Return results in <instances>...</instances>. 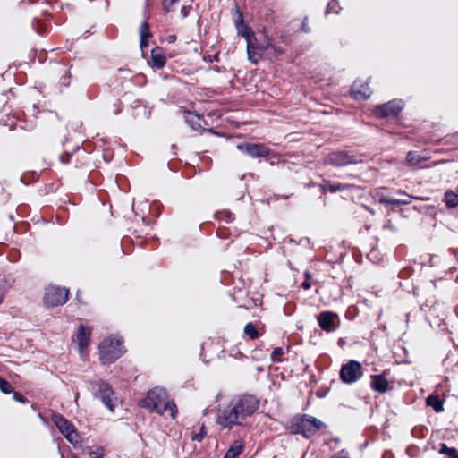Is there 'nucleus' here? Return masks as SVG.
Segmentation results:
<instances>
[{"label":"nucleus","instance_id":"nucleus-35","mask_svg":"<svg viewBox=\"0 0 458 458\" xmlns=\"http://www.w3.org/2000/svg\"><path fill=\"white\" fill-rule=\"evenodd\" d=\"M140 38H151V32L149 30V25L147 21H144L140 28Z\"/></svg>","mask_w":458,"mask_h":458},{"label":"nucleus","instance_id":"nucleus-56","mask_svg":"<svg viewBox=\"0 0 458 458\" xmlns=\"http://www.w3.org/2000/svg\"><path fill=\"white\" fill-rule=\"evenodd\" d=\"M352 276H350V277L347 279V284H348V286H349V287H352V284H351V283H352Z\"/></svg>","mask_w":458,"mask_h":458},{"label":"nucleus","instance_id":"nucleus-57","mask_svg":"<svg viewBox=\"0 0 458 458\" xmlns=\"http://www.w3.org/2000/svg\"><path fill=\"white\" fill-rule=\"evenodd\" d=\"M4 296L5 295L3 293V292L0 291V304L3 302Z\"/></svg>","mask_w":458,"mask_h":458},{"label":"nucleus","instance_id":"nucleus-18","mask_svg":"<svg viewBox=\"0 0 458 458\" xmlns=\"http://www.w3.org/2000/svg\"><path fill=\"white\" fill-rule=\"evenodd\" d=\"M151 64L157 69H162L166 63V56L163 53L162 48L156 47L151 50Z\"/></svg>","mask_w":458,"mask_h":458},{"label":"nucleus","instance_id":"nucleus-19","mask_svg":"<svg viewBox=\"0 0 458 458\" xmlns=\"http://www.w3.org/2000/svg\"><path fill=\"white\" fill-rule=\"evenodd\" d=\"M320 188L323 191H328L331 193H335L337 191H344L351 189V188H355V186L352 184L339 183V182L333 183L330 181H324L320 184Z\"/></svg>","mask_w":458,"mask_h":458},{"label":"nucleus","instance_id":"nucleus-22","mask_svg":"<svg viewBox=\"0 0 458 458\" xmlns=\"http://www.w3.org/2000/svg\"><path fill=\"white\" fill-rule=\"evenodd\" d=\"M426 403L437 413L444 411V400H442L437 394L428 395L426 399Z\"/></svg>","mask_w":458,"mask_h":458},{"label":"nucleus","instance_id":"nucleus-47","mask_svg":"<svg viewBox=\"0 0 458 458\" xmlns=\"http://www.w3.org/2000/svg\"><path fill=\"white\" fill-rule=\"evenodd\" d=\"M269 50H273L276 55H280L284 52V49L280 47H277L272 43V47H269Z\"/></svg>","mask_w":458,"mask_h":458},{"label":"nucleus","instance_id":"nucleus-50","mask_svg":"<svg viewBox=\"0 0 458 458\" xmlns=\"http://www.w3.org/2000/svg\"><path fill=\"white\" fill-rule=\"evenodd\" d=\"M148 38H140V48H144L148 45Z\"/></svg>","mask_w":458,"mask_h":458},{"label":"nucleus","instance_id":"nucleus-26","mask_svg":"<svg viewBox=\"0 0 458 458\" xmlns=\"http://www.w3.org/2000/svg\"><path fill=\"white\" fill-rule=\"evenodd\" d=\"M168 411L170 412V416L172 419H175L178 413L177 406L173 401L167 400L165 404L164 405V409L162 410V415Z\"/></svg>","mask_w":458,"mask_h":458},{"label":"nucleus","instance_id":"nucleus-8","mask_svg":"<svg viewBox=\"0 0 458 458\" xmlns=\"http://www.w3.org/2000/svg\"><path fill=\"white\" fill-rule=\"evenodd\" d=\"M69 289L65 287L50 286L44 295V303L47 307H57L66 303Z\"/></svg>","mask_w":458,"mask_h":458},{"label":"nucleus","instance_id":"nucleus-38","mask_svg":"<svg viewBox=\"0 0 458 458\" xmlns=\"http://www.w3.org/2000/svg\"><path fill=\"white\" fill-rule=\"evenodd\" d=\"M406 160L411 164H418L420 162V157L415 152L410 151L407 153Z\"/></svg>","mask_w":458,"mask_h":458},{"label":"nucleus","instance_id":"nucleus-59","mask_svg":"<svg viewBox=\"0 0 458 458\" xmlns=\"http://www.w3.org/2000/svg\"><path fill=\"white\" fill-rule=\"evenodd\" d=\"M169 38V42H173L175 40V36H170Z\"/></svg>","mask_w":458,"mask_h":458},{"label":"nucleus","instance_id":"nucleus-46","mask_svg":"<svg viewBox=\"0 0 458 458\" xmlns=\"http://www.w3.org/2000/svg\"><path fill=\"white\" fill-rule=\"evenodd\" d=\"M118 72L123 73L124 74L123 78H125V79L131 77V73H132L130 69H125V68H119Z\"/></svg>","mask_w":458,"mask_h":458},{"label":"nucleus","instance_id":"nucleus-40","mask_svg":"<svg viewBox=\"0 0 458 458\" xmlns=\"http://www.w3.org/2000/svg\"><path fill=\"white\" fill-rule=\"evenodd\" d=\"M269 47H272V43L270 41H267L264 44L258 45V49L259 52L260 56L264 54L265 51L269 50Z\"/></svg>","mask_w":458,"mask_h":458},{"label":"nucleus","instance_id":"nucleus-17","mask_svg":"<svg viewBox=\"0 0 458 458\" xmlns=\"http://www.w3.org/2000/svg\"><path fill=\"white\" fill-rule=\"evenodd\" d=\"M184 119L187 124L194 131H204L202 122L206 124L203 116L191 111H184Z\"/></svg>","mask_w":458,"mask_h":458},{"label":"nucleus","instance_id":"nucleus-29","mask_svg":"<svg viewBox=\"0 0 458 458\" xmlns=\"http://www.w3.org/2000/svg\"><path fill=\"white\" fill-rule=\"evenodd\" d=\"M244 333L247 335H249V337L251 340H255V339H257L259 336V334L257 328L255 327V326L251 322H249V323H247L245 325V327H244Z\"/></svg>","mask_w":458,"mask_h":458},{"label":"nucleus","instance_id":"nucleus-28","mask_svg":"<svg viewBox=\"0 0 458 458\" xmlns=\"http://www.w3.org/2000/svg\"><path fill=\"white\" fill-rule=\"evenodd\" d=\"M216 218L218 220L225 221L226 223H231L234 220V214L230 212L229 210L219 211L216 214Z\"/></svg>","mask_w":458,"mask_h":458},{"label":"nucleus","instance_id":"nucleus-13","mask_svg":"<svg viewBox=\"0 0 458 458\" xmlns=\"http://www.w3.org/2000/svg\"><path fill=\"white\" fill-rule=\"evenodd\" d=\"M370 387L373 391L379 394H385L392 390V386L386 377L385 372L370 376Z\"/></svg>","mask_w":458,"mask_h":458},{"label":"nucleus","instance_id":"nucleus-24","mask_svg":"<svg viewBox=\"0 0 458 458\" xmlns=\"http://www.w3.org/2000/svg\"><path fill=\"white\" fill-rule=\"evenodd\" d=\"M15 282V278L12 275H7L0 281V291L5 295L12 288Z\"/></svg>","mask_w":458,"mask_h":458},{"label":"nucleus","instance_id":"nucleus-49","mask_svg":"<svg viewBox=\"0 0 458 458\" xmlns=\"http://www.w3.org/2000/svg\"><path fill=\"white\" fill-rule=\"evenodd\" d=\"M383 229H388L390 231L396 232V228L394 226L391 221H388L386 224H385Z\"/></svg>","mask_w":458,"mask_h":458},{"label":"nucleus","instance_id":"nucleus-2","mask_svg":"<svg viewBox=\"0 0 458 458\" xmlns=\"http://www.w3.org/2000/svg\"><path fill=\"white\" fill-rule=\"evenodd\" d=\"M326 428L327 425L323 421L309 414H298L293 418L291 422V431L293 434L301 435L307 439Z\"/></svg>","mask_w":458,"mask_h":458},{"label":"nucleus","instance_id":"nucleus-48","mask_svg":"<svg viewBox=\"0 0 458 458\" xmlns=\"http://www.w3.org/2000/svg\"><path fill=\"white\" fill-rule=\"evenodd\" d=\"M190 9H191V7H187V6H182L181 8V15L182 18H186L189 15Z\"/></svg>","mask_w":458,"mask_h":458},{"label":"nucleus","instance_id":"nucleus-21","mask_svg":"<svg viewBox=\"0 0 458 458\" xmlns=\"http://www.w3.org/2000/svg\"><path fill=\"white\" fill-rule=\"evenodd\" d=\"M257 41H250L247 43V55L248 59L254 64H257L261 58L259 49H258Z\"/></svg>","mask_w":458,"mask_h":458},{"label":"nucleus","instance_id":"nucleus-11","mask_svg":"<svg viewBox=\"0 0 458 458\" xmlns=\"http://www.w3.org/2000/svg\"><path fill=\"white\" fill-rule=\"evenodd\" d=\"M404 106L401 99H394L376 107L377 114L381 118L395 117Z\"/></svg>","mask_w":458,"mask_h":458},{"label":"nucleus","instance_id":"nucleus-23","mask_svg":"<svg viewBox=\"0 0 458 458\" xmlns=\"http://www.w3.org/2000/svg\"><path fill=\"white\" fill-rule=\"evenodd\" d=\"M444 203L447 208H454L458 207V194L453 190H446L444 193Z\"/></svg>","mask_w":458,"mask_h":458},{"label":"nucleus","instance_id":"nucleus-7","mask_svg":"<svg viewBox=\"0 0 458 458\" xmlns=\"http://www.w3.org/2000/svg\"><path fill=\"white\" fill-rule=\"evenodd\" d=\"M51 419L68 442L72 445H76L80 442L81 437L72 422L59 413H53Z\"/></svg>","mask_w":458,"mask_h":458},{"label":"nucleus","instance_id":"nucleus-44","mask_svg":"<svg viewBox=\"0 0 458 458\" xmlns=\"http://www.w3.org/2000/svg\"><path fill=\"white\" fill-rule=\"evenodd\" d=\"M332 458H349L348 452L343 449L333 455Z\"/></svg>","mask_w":458,"mask_h":458},{"label":"nucleus","instance_id":"nucleus-64","mask_svg":"<svg viewBox=\"0 0 458 458\" xmlns=\"http://www.w3.org/2000/svg\"><path fill=\"white\" fill-rule=\"evenodd\" d=\"M207 412H208V409L204 410V415H206Z\"/></svg>","mask_w":458,"mask_h":458},{"label":"nucleus","instance_id":"nucleus-9","mask_svg":"<svg viewBox=\"0 0 458 458\" xmlns=\"http://www.w3.org/2000/svg\"><path fill=\"white\" fill-rule=\"evenodd\" d=\"M363 375L361 364L354 360L343 364L340 369V379L345 384L357 382Z\"/></svg>","mask_w":458,"mask_h":458},{"label":"nucleus","instance_id":"nucleus-62","mask_svg":"<svg viewBox=\"0 0 458 458\" xmlns=\"http://www.w3.org/2000/svg\"><path fill=\"white\" fill-rule=\"evenodd\" d=\"M119 113H120V110H119V109H117L116 111H114V114H118Z\"/></svg>","mask_w":458,"mask_h":458},{"label":"nucleus","instance_id":"nucleus-25","mask_svg":"<svg viewBox=\"0 0 458 458\" xmlns=\"http://www.w3.org/2000/svg\"><path fill=\"white\" fill-rule=\"evenodd\" d=\"M378 202L384 205H392L394 207H399L403 205V201H400L399 199L389 198L384 194L378 196Z\"/></svg>","mask_w":458,"mask_h":458},{"label":"nucleus","instance_id":"nucleus-31","mask_svg":"<svg viewBox=\"0 0 458 458\" xmlns=\"http://www.w3.org/2000/svg\"><path fill=\"white\" fill-rule=\"evenodd\" d=\"M262 15L264 18V21L267 23H272L275 21V12L271 8H264L262 10Z\"/></svg>","mask_w":458,"mask_h":458},{"label":"nucleus","instance_id":"nucleus-1","mask_svg":"<svg viewBox=\"0 0 458 458\" xmlns=\"http://www.w3.org/2000/svg\"><path fill=\"white\" fill-rule=\"evenodd\" d=\"M259 399L250 394L233 396L225 407L220 409L216 416V423L223 428L232 429L242 426V421L253 415L259 408Z\"/></svg>","mask_w":458,"mask_h":458},{"label":"nucleus","instance_id":"nucleus-41","mask_svg":"<svg viewBox=\"0 0 458 458\" xmlns=\"http://www.w3.org/2000/svg\"><path fill=\"white\" fill-rule=\"evenodd\" d=\"M71 82V75L67 72L64 76L60 79V84L64 87H68Z\"/></svg>","mask_w":458,"mask_h":458},{"label":"nucleus","instance_id":"nucleus-32","mask_svg":"<svg viewBox=\"0 0 458 458\" xmlns=\"http://www.w3.org/2000/svg\"><path fill=\"white\" fill-rule=\"evenodd\" d=\"M0 391L4 394H10L13 392V386L9 381L0 377Z\"/></svg>","mask_w":458,"mask_h":458},{"label":"nucleus","instance_id":"nucleus-27","mask_svg":"<svg viewBox=\"0 0 458 458\" xmlns=\"http://www.w3.org/2000/svg\"><path fill=\"white\" fill-rule=\"evenodd\" d=\"M341 9L338 0H330L327 5L325 13L326 15L330 13L338 14Z\"/></svg>","mask_w":458,"mask_h":458},{"label":"nucleus","instance_id":"nucleus-51","mask_svg":"<svg viewBox=\"0 0 458 458\" xmlns=\"http://www.w3.org/2000/svg\"><path fill=\"white\" fill-rule=\"evenodd\" d=\"M208 61L209 62L219 61V55L216 54L214 55H209Z\"/></svg>","mask_w":458,"mask_h":458},{"label":"nucleus","instance_id":"nucleus-34","mask_svg":"<svg viewBox=\"0 0 458 458\" xmlns=\"http://www.w3.org/2000/svg\"><path fill=\"white\" fill-rule=\"evenodd\" d=\"M206 435H207L206 428H205L204 425H202L201 428H200L199 432V433H193L191 435V438L192 441H196V442L200 443L204 439Z\"/></svg>","mask_w":458,"mask_h":458},{"label":"nucleus","instance_id":"nucleus-60","mask_svg":"<svg viewBox=\"0 0 458 458\" xmlns=\"http://www.w3.org/2000/svg\"><path fill=\"white\" fill-rule=\"evenodd\" d=\"M208 132L216 134V132L213 129L208 130Z\"/></svg>","mask_w":458,"mask_h":458},{"label":"nucleus","instance_id":"nucleus-5","mask_svg":"<svg viewBox=\"0 0 458 458\" xmlns=\"http://www.w3.org/2000/svg\"><path fill=\"white\" fill-rule=\"evenodd\" d=\"M362 162V155L352 150H336L329 152L325 157V163L334 167H343L357 165Z\"/></svg>","mask_w":458,"mask_h":458},{"label":"nucleus","instance_id":"nucleus-55","mask_svg":"<svg viewBox=\"0 0 458 458\" xmlns=\"http://www.w3.org/2000/svg\"><path fill=\"white\" fill-rule=\"evenodd\" d=\"M304 242L309 243V242H310L309 238H306V237H305V238H301V239L300 240V243H304Z\"/></svg>","mask_w":458,"mask_h":458},{"label":"nucleus","instance_id":"nucleus-39","mask_svg":"<svg viewBox=\"0 0 458 458\" xmlns=\"http://www.w3.org/2000/svg\"><path fill=\"white\" fill-rule=\"evenodd\" d=\"M90 458H103L104 456V449L103 447H97L96 450L90 451L89 453Z\"/></svg>","mask_w":458,"mask_h":458},{"label":"nucleus","instance_id":"nucleus-30","mask_svg":"<svg viewBox=\"0 0 458 458\" xmlns=\"http://www.w3.org/2000/svg\"><path fill=\"white\" fill-rule=\"evenodd\" d=\"M457 449L454 448V447H449L445 443H441L440 444V448H439V451L438 453L440 454H444V455H446V456H450V455H453L455 453H457Z\"/></svg>","mask_w":458,"mask_h":458},{"label":"nucleus","instance_id":"nucleus-37","mask_svg":"<svg viewBox=\"0 0 458 458\" xmlns=\"http://www.w3.org/2000/svg\"><path fill=\"white\" fill-rule=\"evenodd\" d=\"M13 393V399L16 402H19L21 403H28L29 400L26 398L20 392H12Z\"/></svg>","mask_w":458,"mask_h":458},{"label":"nucleus","instance_id":"nucleus-12","mask_svg":"<svg viewBox=\"0 0 458 458\" xmlns=\"http://www.w3.org/2000/svg\"><path fill=\"white\" fill-rule=\"evenodd\" d=\"M237 148L252 158L267 157L271 150L262 143H242Z\"/></svg>","mask_w":458,"mask_h":458},{"label":"nucleus","instance_id":"nucleus-14","mask_svg":"<svg viewBox=\"0 0 458 458\" xmlns=\"http://www.w3.org/2000/svg\"><path fill=\"white\" fill-rule=\"evenodd\" d=\"M371 94L372 91L367 82L355 81L351 88V96L358 101L367 100Z\"/></svg>","mask_w":458,"mask_h":458},{"label":"nucleus","instance_id":"nucleus-15","mask_svg":"<svg viewBox=\"0 0 458 458\" xmlns=\"http://www.w3.org/2000/svg\"><path fill=\"white\" fill-rule=\"evenodd\" d=\"M237 13L239 14V20L235 21V27L237 29L238 34L243 37L247 43L250 41H257V38L255 36L252 29L246 25L243 21L242 13L237 9Z\"/></svg>","mask_w":458,"mask_h":458},{"label":"nucleus","instance_id":"nucleus-20","mask_svg":"<svg viewBox=\"0 0 458 458\" xmlns=\"http://www.w3.org/2000/svg\"><path fill=\"white\" fill-rule=\"evenodd\" d=\"M244 450L243 441L241 439L234 440L228 450L225 452L224 458H237Z\"/></svg>","mask_w":458,"mask_h":458},{"label":"nucleus","instance_id":"nucleus-10","mask_svg":"<svg viewBox=\"0 0 458 458\" xmlns=\"http://www.w3.org/2000/svg\"><path fill=\"white\" fill-rule=\"evenodd\" d=\"M319 327L327 332L332 333L339 328L341 320L339 316L333 311H322L317 316Z\"/></svg>","mask_w":458,"mask_h":458},{"label":"nucleus","instance_id":"nucleus-63","mask_svg":"<svg viewBox=\"0 0 458 458\" xmlns=\"http://www.w3.org/2000/svg\"><path fill=\"white\" fill-rule=\"evenodd\" d=\"M454 191L458 194V186L455 188V191Z\"/></svg>","mask_w":458,"mask_h":458},{"label":"nucleus","instance_id":"nucleus-52","mask_svg":"<svg viewBox=\"0 0 458 458\" xmlns=\"http://www.w3.org/2000/svg\"><path fill=\"white\" fill-rule=\"evenodd\" d=\"M411 198H412L411 196L407 195V199H400V201H403L404 202L403 205H408L411 203Z\"/></svg>","mask_w":458,"mask_h":458},{"label":"nucleus","instance_id":"nucleus-6","mask_svg":"<svg viewBox=\"0 0 458 458\" xmlns=\"http://www.w3.org/2000/svg\"><path fill=\"white\" fill-rule=\"evenodd\" d=\"M91 390L95 398L101 400L102 403L111 411H114L116 406L117 398L112 386L104 380L94 381L90 383Z\"/></svg>","mask_w":458,"mask_h":458},{"label":"nucleus","instance_id":"nucleus-58","mask_svg":"<svg viewBox=\"0 0 458 458\" xmlns=\"http://www.w3.org/2000/svg\"><path fill=\"white\" fill-rule=\"evenodd\" d=\"M448 458H458V452L453 455H450Z\"/></svg>","mask_w":458,"mask_h":458},{"label":"nucleus","instance_id":"nucleus-43","mask_svg":"<svg viewBox=\"0 0 458 458\" xmlns=\"http://www.w3.org/2000/svg\"><path fill=\"white\" fill-rule=\"evenodd\" d=\"M72 155L70 153H64L60 156L59 159L63 164H69Z\"/></svg>","mask_w":458,"mask_h":458},{"label":"nucleus","instance_id":"nucleus-53","mask_svg":"<svg viewBox=\"0 0 458 458\" xmlns=\"http://www.w3.org/2000/svg\"><path fill=\"white\" fill-rule=\"evenodd\" d=\"M364 208L372 215H375V211L373 210V208H369V207H367V206H364Z\"/></svg>","mask_w":458,"mask_h":458},{"label":"nucleus","instance_id":"nucleus-61","mask_svg":"<svg viewBox=\"0 0 458 458\" xmlns=\"http://www.w3.org/2000/svg\"><path fill=\"white\" fill-rule=\"evenodd\" d=\"M398 194H401V195H406L404 191H398Z\"/></svg>","mask_w":458,"mask_h":458},{"label":"nucleus","instance_id":"nucleus-33","mask_svg":"<svg viewBox=\"0 0 458 458\" xmlns=\"http://www.w3.org/2000/svg\"><path fill=\"white\" fill-rule=\"evenodd\" d=\"M284 354L283 348L276 347L270 356V359L273 362H281V356Z\"/></svg>","mask_w":458,"mask_h":458},{"label":"nucleus","instance_id":"nucleus-16","mask_svg":"<svg viewBox=\"0 0 458 458\" xmlns=\"http://www.w3.org/2000/svg\"><path fill=\"white\" fill-rule=\"evenodd\" d=\"M91 334V327L84 325H80L76 334V340L78 342L79 349L81 353L87 349Z\"/></svg>","mask_w":458,"mask_h":458},{"label":"nucleus","instance_id":"nucleus-4","mask_svg":"<svg viewBox=\"0 0 458 458\" xmlns=\"http://www.w3.org/2000/svg\"><path fill=\"white\" fill-rule=\"evenodd\" d=\"M168 399L167 391L163 387L156 386L148 392L146 397L140 401V404L150 412L162 415V410Z\"/></svg>","mask_w":458,"mask_h":458},{"label":"nucleus","instance_id":"nucleus-45","mask_svg":"<svg viewBox=\"0 0 458 458\" xmlns=\"http://www.w3.org/2000/svg\"><path fill=\"white\" fill-rule=\"evenodd\" d=\"M301 29H302V31L305 33L310 32V28L309 27V24H308V17H305L303 19L302 24H301Z\"/></svg>","mask_w":458,"mask_h":458},{"label":"nucleus","instance_id":"nucleus-36","mask_svg":"<svg viewBox=\"0 0 458 458\" xmlns=\"http://www.w3.org/2000/svg\"><path fill=\"white\" fill-rule=\"evenodd\" d=\"M179 0H163L162 6L166 13L174 11V5L178 3Z\"/></svg>","mask_w":458,"mask_h":458},{"label":"nucleus","instance_id":"nucleus-42","mask_svg":"<svg viewBox=\"0 0 458 458\" xmlns=\"http://www.w3.org/2000/svg\"><path fill=\"white\" fill-rule=\"evenodd\" d=\"M305 276H306V279L301 283V287L305 290H309L310 287H311V284L310 282L309 281V277H310V273L309 271H306L305 272Z\"/></svg>","mask_w":458,"mask_h":458},{"label":"nucleus","instance_id":"nucleus-3","mask_svg":"<svg viewBox=\"0 0 458 458\" xmlns=\"http://www.w3.org/2000/svg\"><path fill=\"white\" fill-rule=\"evenodd\" d=\"M99 360L102 364H112L117 360L126 350L121 339L106 338L98 346Z\"/></svg>","mask_w":458,"mask_h":458},{"label":"nucleus","instance_id":"nucleus-54","mask_svg":"<svg viewBox=\"0 0 458 458\" xmlns=\"http://www.w3.org/2000/svg\"><path fill=\"white\" fill-rule=\"evenodd\" d=\"M345 344V341L343 338L338 339V345L343 346Z\"/></svg>","mask_w":458,"mask_h":458}]
</instances>
